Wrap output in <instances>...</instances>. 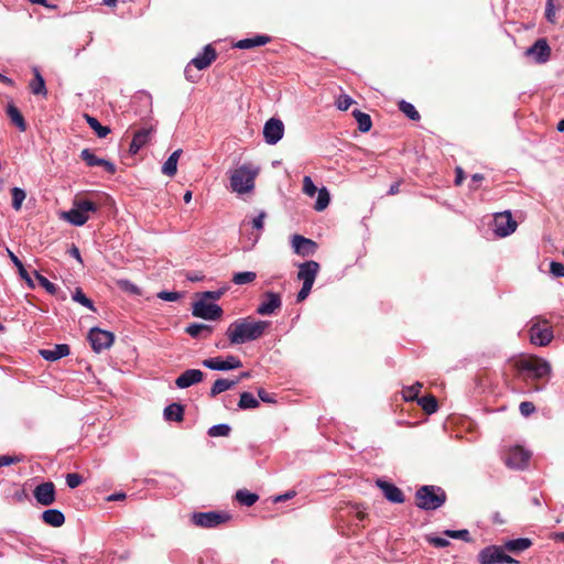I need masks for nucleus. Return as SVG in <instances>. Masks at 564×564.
I'll return each mask as SVG.
<instances>
[{
	"mask_svg": "<svg viewBox=\"0 0 564 564\" xmlns=\"http://www.w3.org/2000/svg\"><path fill=\"white\" fill-rule=\"evenodd\" d=\"M509 364L514 370V376L534 391L541 390L538 381L547 380L552 372L550 362L535 355H520L509 359Z\"/></svg>",
	"mask_w": 564,
	"mask_h": 564,
	"instance_id": "nucleus-1",
	"label": "nucleus"
},
{
	"mask_svg": "<svg viewBox=\"0 0 564 564\" xmlns=\"http://www.w3.org/2000/svg\"><path fill=\"white\" fill-rule=\"evenodd\" d=\"M268 327L267 321L239 318L228 326L226 335L230 344L240 345L260 338Z\"/></svg>",
	"mask_w": 564,
	"mask_h": 564,
	"instance_id": "nucleus-2",
	"label": "nucleus"
},
{
	"mask_svg": "<svg viewBox=\"0 0 564 564\" xmlns=\"http://www.w3.org/2000/svg\"><path fill=\"white\" fill-rule=\"evenodd\" d=\"M259 174V169L248 163L238 166L230 173V187L238 194H246L253 189L254 180Z\"/></svg>",
	"mask_w": 564,
	"mask_h": 564,
	"instance_id": "nucleus-3",
	"label": "nucleus"
},
{
	"mask_svg": "<svg viewBox=\"0 0 564 564\" xmlns=\"http://www.w3.org/2000/svg\"><path fill=\"white\" fill-rule=\"evenodd\" d=\"M99 206L87 198L76 196L73 200V207L62 214V218L74 226H83L90 218V214L98 210Z\"/></svg>",
	"mask_w": 564,
	"mask_h": 564,
	"instance_id": "nucleus-4",
	"label": "nucleus"
},
{
	"mask_svg": "<svg viewBox=\"0 0 564 564\" xmlns=\"http://www.w3.org/2000/svg\"><path fill=\"white\" fill-rule=\"evenodd\" d=\"M446 498L441 487L425 485L415 492V506L422 510H435L445 503Z\"/></svg>",
	"mask_w": 564,
	"mask_h": 564,
	"instance_id": "nucleus-5",
	"label": "nucleus"
},
{
	"mask_svg": "<svg viewBox=\"0 0 564 564\" xmlns=\"http://www.w3.org/2000/svg\"><path fill=\"white\" fill-rule=\"evenodd\" d=\"M319 264L316 261L310 260L299 265L297 279L303 282L302 289L299 291L296 301H304L311 293Z\"/></svg>",
	"mask_w": 564,
	"mask_h": 564,
	"instance_id": "nucleus-6",
	"label": "nucleus"
},
{
	"mask_svg": "<svg viewBox=\"0 0 564 564\" xmlns=\"http://www.w3.org/2000/svg\"><path fill=\"white\" fill-rule=\"evenodd\" d=\"M217 53L215 48L208 44L204 47V51L198 54L196 57H194L185 67V77L191 83H195L199 75L192 74V67L197 68L198 70H203L210 66V64L216 59Z\"/></svg>",
	"mask_w": 564,
	"mask_h": 564,
	"instance_id": "nucleus-7",
	"label": "nucleus"
},
{
	"mask_svg": "<svg viewBox=\"0 0 564 564\" xmlns=\"http://www.w3.org/2000/svg\"><path fill=\"white\" fill-rule=\"evenodd\" d=\"M480 564L517 563L514 558L506 554L502 546L490 545L482 549L478 554Z\"/></svg>",
	"mask_w": 564,
	"mask_h": 564,
	"instance_id": "nucleus-8",
	"label": "nucleus"
},
{
	"mask_svg": "<svg viewBox=\"0 0 564 564\" xmlns=\"http://www.w3.org/2000/svg\"><path fill=\"white\" fill-rule=\"evenodd\" d=\"M229 516L223 512H194L191 517L192 523L199 528L212 529L226 522Z\"/></svg>",
	"mask_w": 564,
	"mask_h": 564,
	"instance_id": "nucleus-9",
	"label": "nucleus"
},
{
	"mask_svg": "<svg viewBox=\"0 0 564 564\" xmlns=\"http://www.w3.org/2000/svg\"><path fill=\"white\" fill-rule=\"evenodd\" d=\"M193 315L207 321H216L223 315L219 305L208 302L202 296L193 304Z\"/></svg>",
	"mask_w": 564,
	"mask_h": 564,
	"instance_id": "nucleus-10",
	"label": "nucleus"
},
{
	"mask_svg": "<svg viewBox=\"0 0 564 564\" xmlns=\"http://www.w3.org/2000/svg\"><path fill=\"white\" fill-rule=\"evenodd\" d=\"M88 340L95 352H100L111 347L115 340V335L111 332L94 327L89 330Z\"/></svg>",
	"mask_w": 564,
	"mask_h": 564,
	"instance_id": "nucleus-11",
	"label": "nucleus"
},
{
	"mask_svg": "<svg viewBox=\"0 0 564 564\" xmlns=\"http://www.w3.org/2000/svg\"><path fill=\"white\" fill-rule=\"evenodd\" d=\"M530 341L536 346H546L553 339L552 327L544 321L543 325L535 323L530 327Z\"/></svg>",
	"mask_w": 564,
	"mask_h": 564,
	"instance_id": "nucleus-12",
	"label": "nucleus"
},
{
	"mask_svg": "<svg viewBox=\"0 0 564 564\" xmlns=\"http://www.w3.org/2000/svg\"><path fill=\"white\" fill-rule=\"evenodd\" d=\"M495 232L499 237H507L517 229V221L513 220L510 212L498 213L494 218Z\"/></svg>",
	"mask_w": 564,
	"mask_h": 564,
	"instance_id": "nucleus-13",
	"label": "nucleus"
},
{
	"mask_svg": "<svg viewBox=\"0 0 564 564\" xmlns=\"http://www.w3.org/2000/svg\"><path fill=\"white\" fill-rule=\"evenodd\" d=\"M525 56L532 57L538 64L546 63L551 57V47L546 39H538L532 46L527 48Z\"/></svg>",
	"mask_w": 564,
	"mask_h": 564,
	"instance_id": "nucleus-14",
	"label": "nucleus"
},
{
	"mask_svg": "<svg viewBox=\"0 0 564 564\" xmlns=\"http://www.w3.org/2000/svg\"><path fill=\"white\" fill-rule=\"evenodd\" d=\"M202 365L212 370L228 371L242 367V362L236 356L229 355L225 360L217 358H208L202 361Z\"/></svg>",
	"mask_w": 564,
	"mask_h": 564,
	"instance_id": "nucleus-15",
	"label": "nucleus"
},
{
	"mask_svg": "<svg viewBox=\"0 0 564 564\" xmlns=\"http://www.w3.org/2000/svg\"><path fill=\"white\" fill-rule=\"evenodd\" d=\"M284 134V124L280 119L270 118L263 127V138L268 144H276Z\"/></svg>",
	"mask_w": 564,
	"mask_h": 564,
	"instance_id": "nucleus-16",
	"label": "nucleus"
},
{
	"mask_svg": "<svg viewBox=\"0 0 564 564\" xmlns=\"http://www.w3.org/2000/svg\"><path fill=\"white\" fill-rule=\"evenodd\" d=\"M530 456V453L525 451L523 447L514 446L510 448L509 452L507 453L505 463L510 468L523 469L524 467H527Z\"/></svg>",
	"mask_w": 564,
	"mask_h": 564,
	"instance_id": "nucleus-17",
	"label": "nucleus"
},
{
	"mask_svg": "<svg viewBox=\"0 0 564 564\" xmlns=\"http://www.w3.org/2000/svg\"><path fill=\"white\" fill-rule=\"evenodd\" d=\"M282 306L281 295L274 292H265L262 296L261 303L257 307V313L261 316H269L280 310Z\"/></svg>",
	"mask_w": 564,
	"mask_h": 564,
	"instance_id": "nucleus-18",
	"label": "nucleus"
},
{
	"mask_svg": "<svg viewBox=\"0 0 564 564\" xmlns=\"http://www.w3.org/2000/svg\"><path fill=\"white\" fill-rule=\"evenodd\" d=\"M292 248L294 252L302 257L313 256L317 250V243L312 239L305 238L301 235L292 237Z\"/></svg>",
	"mask_w": 564,
	"mask_h": 564,
	"instance_id": "nucleus-19",
	"label": "nucleus"
},
{
	"mask_svg": "<svg viewBox=\"0 0 564 564\" xmlns=\"http://www.w3.org/2000/svg\"><path fill=\"white\" fill-rule=\"evenodd\" d=\"M34 498L42 506H51L55 502V486L52 481L43 482L35 487Z\"/></svg>",
	"mask_w": 564,
	"mask_h": 564,
	"instance_id": "nucleus-20",
	"label": "nucleus"
},
{
	"mask_svg": "<svg viewBox=\"0 0 564 564\" xmlns=\"http://www.w3.org/2000/svg\"><path fill=\"white\" fill-rule=\"evenodd\" d=\"M204 377V372L199 369H187L176 378L175 386L180 389H186L202 382Z\"/></svg>",
	"mask_w": 564,
	"mask_h": 564,
	"instance_id": "nucleus-21",
	"label": "nucleus"
},
{
	"mask_svg": "<svg viewBox=\"0 0 564 564\" xmlns=\"http://www.w3.org/2000/svg\"><path fill=\"white\" fill-rule=\"evenodd\" d=\"M378 487L381 489L384 498L393 503H403L404 502V495L400 488H398L395 485L386 481V480H378L377 481Z\"/></svg>",
	"mask_w": 564,
	"mask_h": 564,
	"instance_id": "nucleus-22",
	"label": "nucleus"
},
{
	"mask_svg": "<svg viewBox=\"0 0 564 564\" xmlns=\"http://www.w3.org/2000/svg\"><path fill=\"white\" fill-rule=\"evenodd\" d=\"M80 158L88 166H102L109 174L116 173V166L110 161L96 156L89 149H84Z\"/></svg>",
	"mask_w": 564,
	"mask_h": 564,
	"instance_id": "nucleus-23",
	"label": "nucleus"
},
{
	"mask_svg": "<svg viewBox=\"0 0 564 564\" xmlns=\"http://www.w3.org/2000/svg\"><path fill=\"white\" fill-rule=\"evenodd\" d=\"M152 129L142 128L138 130L132 138V141L129 147V152L132 154H137L149 141L151 138Z\"/></svg>",
	"mask_w": 564,
	"mask_h": 564,
	"instance_id": "nucleus-24",
	"label": "nucleus"
},
{
	"mask_svg": "<svg viewBox=\"0 0 564 564\" xmlns=\"http://www.w3.org/2000/svg\"><path fill=\"white\" fill-rule=\"evenodd\" d=\"M70 352L69 346L66 344H57L53 348L41 349L40 355L47 361H56Z\"/></svg>",
	"mask_w": 564,
	"mask_h": 564,
	"instance_id": "nucleus-25",
	"label": "nucleus"
},
{
	"mask_svg": "<svg viewBox=\"0 0 564 564\" xmlns=\"http://www.w3.org/2000/svg\"><path fill=\"white\" fill-rule=\"evenodd\" d=\"M271 42V37L267 34H257L252 37L239 40L234 44V47L240 50H250L257 46H262Z\"/></svg>",
	"mask_w": 564,
	"mask_h": 564,
	"instance_id": "nucleus-26",
	"label": "nucleus"
},
{
	"mask_svg": "<svg viewBox=\"0 0 564 564\" xmlns=\"http://www.w3.org/2000/svg\"><path fill=\"white\" fill-rule=\"evenodd\" d=\"M532 545V541L528 538H519L509 540L503 544V551H508L513 554H518Z\"/></svg>",
	"mask_w": 564,
	"mask_h": 564,
	"instance_id": "nucleus-27",
	"label": "nucleus"
},
{
	"mask_svg": "<svg viewBox=\"0 0 564 564\" xmlns=\"http://www.w3.org/2000/svg\"><path fill=\"white\" fill-rule=\"evenodd\" d=\"M42 520L51 527L58 528L64 524L65 517L63 512L57 509H47L42 513Z\"/></svg>",
	"mask_w": 564,
	"mask_h": 564,
	"instance_id": "nucleus-28",
	"label": "nucleus"
},
{
	"mask_svg": "<svg viewBox=\"0 0 564 564\" xmlns=\"http://www.w3.org/2000/svg\"><path fill=\"white\" fill-rule=\"evenodd\" d=\"M7 115L10 118L11 122L21 132H24L26 130V122H25L21 111L12 102H9L7 106Z\"/></svg>",
	"mask_w": 564,
	"mask_h": 564,
	"instance_id": "nucleus-29",
	"label": "nucleus"
},
{
	"mask_svg": "<svg viewBox=\"0 0 564 564\" xmlns=\"http://www.w3.org/2000/svg\"><path fill=\"white\" fill-rule=\"evenodd\" d=\"M166 421L182 422L184 420V408L180 403H172L164 409Z\"/></svg>",
	"mask_w": 564,
	"mask_h": 564,
	"instance_id": "nucleus-30",
	"label": "nucleus"
},
{
	"mask_svg": "<svg viewBox=\"0 0 564 564\" xmlns=\"http://www.w3.org/2000/svg\"><path fill=\"white\" fill-rule=\"evenodd\" d=\"M185 332L193 338L207 337L212 334L213 327L206 324H189Z\"/></svg>",
	"mask_w": 564,
	"mask_h": 564,
	"instance_id": "nucleus-31",
	"label": "nucleus"
},
{
	"mask_svg": "<svg viewBox=\"0 0 564 564\" xmlns=\"http://www.w3.org/2000/svg\"><path fill=\"white\" fill-rule=\"evenodd\" d=\"M182 150L174 151L162 166V173L167 176H174L177 172V162L181 156Z\"/></svg>",
	"mask_w": 564,
	"mask_h": 564,
	"instance_id": "nucleus-32",
	"label": "nucleus"
},
{
	"mask_svg": "<svg viewBox=\"0 0 564 564\" xmlns=\"http://www.w3.org/2000/svg\"><path fill=\"white\" fill-rule=\"evenodd\" d=\"M7 253H8V257L10 258V260L12 261V263L17 267L21 279H23L26 282V284L33 289L34 288L33 280L31 279L30 274L25 270L21 260L9 248H7Z\"/></svg>",
	"mask_w": 564,
	"mask_h": 564,
	"instance_id": "nucleus-33",
	"label": "nucleus"
},
{
	"mask_svg": "<svg viewBox=\"0 0 564 564\" xmlns=\"http://www.w3.org/2000/svg\"><path fill=\"white\" fill-rule=\"evenodd\" d=\"M239 382V379L237 380H228V379H217L214 384L210 388V397L214 398L221 392H225L227 390H230Z\"/></svg>",
	"mask_w": 564,
	"mask_h": 564,
	"instance_id": "nucleus-34",
	"label": "nucleus"
},
{
	"mask_svg": "<svg viewBox=\"0 0 564 564\" xmlns=\"http://www.w3.org/2000/svg\"><path fill=\"white\" fill-rule=\"evenodd\" d=\"M33 72H34V78L30 83L31 91L34 95L46 96L47 90H46L44 78L42 77V75L37 68H34Z\"/></svg>",
	"mask_w": 564,
	"mask_h": 564,
	"instance_id": "nucleus-35",
	"label": "nucleus"
},
{
	"mask_svg": "<svg viewBox=\"0 0 564 564\" xmlns=\"http://www.w3.org/2000/svg\"><path fill=\"white\" fill-rule=\"evenodd\" d=\"M417 404L424 410L425 413L432 414L437 411V400L433 394L424 395L417 399Z\"/></svg>",
	"mask_w": 564,
	"mask_h": 564,
	"instance_id": "nucleus-36",
	"label": "nucleus"
},
{
	"mask_svg": "<svg viewBox=\"0 0 564 564\" xmlns=\"http://www.w3.org/2000/svg\"><path fill=\"white\" fill-rule=\"evenodd\" d=\"M355 121L360 132H368L372 127V120L368 113L355 110Z\"/></svg>",
	"mask_w": 564,
	"mask_h": 564,
	"instance_id": "nucleus-37",
	"label": "nucleus"
},
{
	"mask_svg": "<svg viewBox=\"0 0 564 564\" xmlns=\"http://www.w3.org/2000/svg\"><path fill=\"white\" fill-rule=\"evenodd\" d=\"M238 406L241 410L256 409L259 406V401L254 398V395L250 392H242L240 394V400L238 402Z\"/></svg>",
	"mask_w": 564,
	"mask_h": 564,
	"instance_id": "nucleus-38",
	"label": "nucleus"
},
{
	"mask_svg": "<svg viewBox=\"0 0 564 564\" xmlns=\"http://www.w3.org/2000/svg\"><path fill=\"white\" fill-rule=\"evenodd\" d=\"M236 499L240 505L251 507L258 501L259 497L248 490H238L236 492Z\"/></svg>",
	"mask_w": 564,
	"mask_h": 564,
	"instance_id": "nucleus-39",
	"label": "nucleus"
},
{
	"mask_svg": "<svg viewBox=\"0 0 564 564\" xmlns=\"http://www.w3.org/2000/svg\"><path fill=\"white\" fill-rule=\"evenodd\" d=\"M86 121L99 138H106L110 133V129L102 126L96 118L86 115Z\"/></svg>",
	"mask_w": 564,
	"mask_h": 564,
	"instance_id": "nucleus-40",
	"label": "nucleus"
},
{
	"mask_svg": "<svg viewBox=\"0 0 564 564\" xmlns=\"http://www.w3.org/2000/svg\"><path fill=\"white\" fill-rule=\"evenodd\" d=\"M562 0H546L545 19L552 23H556V10L561 7Z\"/></svg>",
	"mask_w": 564,
	"mask_h": 564,
	"instance_id": "nucleus-41",
	"label": "nucleus"
},
{
	"mask_svg": "<svg viewBox=\"0 0 564 564\" xmlns=\"http://www.w3.org/2000/svg\"><path fill=\"white\" fill-rule=\"evenodd\" d=\"M399 109L413 121H419L421 119V116L415 107L405 100H401L399 102Z\"/></svg>",
	"mask_w": 564,
	"mask_h": 564,
	"instance_id": "nucleus-42",
	"label": "nucleus"
},
{
	"mask_svg": "<svg viewBox=\"0 0 564 564\" xmlns=\"http://www.w3.org/2000/svg\"><path fill=\"white\" fill-rule=\"evenodd\" d=\"M316 194H317V199L315 202L314 208L317 212H322L329 204V200H330L329 193L326 189V187H322V188H319V191Z\"/></svg>",
	"mask_w": 564,
	"mask_h": 564,
	"instance_id": "nucleus-43",
	"label": "nucleus"
},
{
	"mask_svg": "<svg viewBox=\"0 0 564 564\" xmlns=\"http://www.w3.org/2000/svg\"><path fill=\"white\" fill-rule=\"evenodd\" d=\"M256 278L257 274L252 271L237 272L232 276V282L237 285L249 284L252 283Z\"/></svg>",
	"mask_w": 564,
	"mask_h": 564,
	"instance_id": "nucleus-44",
	"label": "nucleus"
},
{
	"mask_svg": "<svg viewBox=\"0 0 564 564\" xmlns=\"http://www.w3.org/2000/svg\"><path fill=\"white\" fill-rule=\"evenodd\" d=\"M422 383L416 382L410 387L403 389L402 394L405 401H416L420 399L419 394L422 389Z\"/></svg>",
	"mask_w": 564,
	"mask_h": 564,
	"instance_id": "nucleus-45",
	"label": "nucleus"
},
{
	"mask_svg": "<svg viewBox=\"0 0 564 564\" xmlns=\"http://www.w3.org/2000/svg\"><path fill=\"white\" fill-rule=\"evenodd\" d=\"M73 300L83 306L87 307L91 312H96V307L90 299H88L82 289L77 288L72 295Z\"/></svg>",
	"mask_w": 564,
	"mask_h": 564,
	"instance_id": "nucleus-46",
	"label": "nucleus"
},
{
	"mask_svg": "<svg viewBox=\"0 0 564 564\" xmlns=\"http://www.w3.org/2000/svg\"><path fill=\"white\" fill-rule=\"evenodd\" d=\"M117 286L127 293L133 294V295H141V290L138 285L132 283L130 280L127 279H119L116 281Z\"/></svg>",
	"mask_w": 564,
	"mask_h": 564,
	"instance_id": "nucleus-47",
	"label": "nucleus"
},
{
	"mask_svg": "<svg viewBox=\"0 0 564 564\" xmlns=\"http://www.w3.org/2000/svg\"><path fill=\"white\" fill-rule=\"evenodd\" d=\"M11 195H12V207L15 210H20L21 206H22V203H23V200L26 197L25 192L22 188H20V187H13L11 189Z\"/></svg>",
	"mask_w": 564,
	"mask_h": 564,
	"instance_id": "nucleus-48",
	"label": "nucleus"
},
{
	"mask_svg": "<svg viewBox=\"0 0 564 564\" xmlns=\"http://www.w3.org/2000/svg\"><path fill=\"white\" fill-rule=\"evenodd\" d=\"M443 534L445 536H447V538L459 539V540H463L465 542H470L471 541L470 533L466 529H463V530H445L443 532Z\"/></svg>",
	"mask_w": 564,
	"mask_h": 564,
	"instance_id": "nucleus-49",
	"label": "nucleus"
},
{
	"mask_svg": "<svg viewBox=\"0 0 564 564\" xmlns=\"http://www.w3.org/2000/svg\"><path fill=\"white\" fill-rule=\"evenodd\" d=\"M231 429L228 424L213 425L208 430V435L212 437L228 436Z\"/></svg>",
	"mask_w": 564,
	"mask_h": 564,
	"instance_id": "nucleus-50",
	"label": "nucleus"
},
{
	"mask_svg": "<svg viewBox=\"0 0 564 564\" xmlns=\"http://www.w3.org/2000/svg\"><path fill=\"white\" fill-rule=\"evenodd\" d=\"M303 193L308 197H314L316 193L319 191L313 183V180L311 176H304L303 177Z\"/></svg>",
	"mask_w": 564,
	"mask_h": 564,
	"instance_id": "nucleus-51",
	"label": "nucleus"
},
{
	"mask_svg": "<svg viewBox=\"0 0 564 564\" xmlns=\"http://www.w3.org/2000/svg\"><path fill=\"white\" fill-rule=\"evenodd\" d=\"M35 278L39 282V284L44 288L50 294H55L57 291V288L54 283H52L48 279H46L44 275L40 274L35 271Z\"/></svg>",
	"mask_w": 564,
	"mask_h": 564,
	"instance_id": "nucleus-52",
	"label": "nucleus"
},
{
	"mask_svg": "<svg viewBox=\"0 0 564 564\" xmlns=\"http://www.w3.org/2000/svg\"><path fill=\"white\" fill-rule=\"evenodd\" d=\"M83 482V477L77 473L66 475V484L70 489L78 487Z\"/></svg>",
	"mask_w": 564,
	"mask_h": 564,
	"instance_id": "nucleus-53",
	"label": "nucleus"
},
{
	"mask_svg": "<svg viewBox=\"0 0 564 564\" xmlns=\"http://www.w3.org/2000/svg\"><path fill=\"white\" fill-rule=\"evenodd\" d=\"M225 292H226V289H219L217 291H206V292L202 293L200 296L208 302L217 301L225 294Z\"/></svg>",
	"mask_w": 564,
	"mask_h": 564,
	"instance_id": "nucleus-54",
	"label": "nucleus"
},
{
	"mask_svg": "<svg viewBox=\"0 0 564 564\" xmlns=\"http://www.w3.org/2000/svg\"><path fill=\"white\" fill-rule=\"evenodd\" d=\"M426 541L435 547H446L449 545L448 540L440 536L426 535Z\"/></svg>",
	"mask_w": 564,
	"mask_h": 564,
	"instance_id": "nucleus-55",
	"label": "nucleus"
},
{
	"mask_svg": "<svg viewBox=\"0 0 564 564\" xmlns=\"http://www.w3.org/2000/svg\"><path fill=\"white\" fill-rule=\"evenodd\" d=\"M550 272L555 278H564V264L561 262L552 261L550 263Z\"/></svg>",
	"mask_w": 564,
	"mask_h": 564,
	"instance_id": "nucleus-56",
	"label": "nucleus"
},
{
	"mask_svg": "<svg viewBox=\"0 0 564 564\" xmlns=\"http://www.w3.org/2000/svg\"><path fill=\"white\" fill-rule=\"evenodd\" d=\"M519 410L523 416H529L535 412V405L532 402L523 401L520 403Z\"/></svg>",
	"mask_w": 564,
	"mask_h": 564,
	"instance_id": "nucleus-57",
	"label": "nucleus"
},
{
	"mask_svg": "<svg viewBox=\"0 0 564 564\" xmlns=\"http://www.w3.org/2000/svg\"><path fill=\"white\" fill-rule=\"evenodd\" d=\"M158 297L163 301L175 302L181 297V295L177 292L162 291L158 293Z\"/></svg>",
	"mask_w": 564,
	"mask_h": 564,
	"instance_id": "nucleus-58",
	"label": "nucleus"
},
{
	"mask_svg": "<svg viewBox=\"0 0 564 564\" xmlns=\"http://www.w3.org/2000/svg\"><path fill=\"white\" fill-rule=\"evenodd\" d=\"M265 213L264 212H261L257 217H254L251 221V225L254 229L257 230H262L263 229V226H264V218H265Z\"/></svg>",
	"mask_w": 564,
	"mask_h": 564,
	"instance_id": "nucleus-59",
	"label": "nucleus"
},
{
	"mask_svg": "<svg viewBox=\"0 0 564 564\" xmlns=\"http://www.w3.org/2000/svg\"><path fill=\"white\" fill-rule=\"evenodd\" d=\"M21 460L18 456H9V455H1L0 456V467L9 466L11 464L19 463Z\"/></svg>",
	"mask_w": 564,
	"mask_h": 564,
	"instance_id": "nucleus-60",
	"label": "nucleus"
},
{
	"mask_svg": "<svg viewBox=\"0 0 564 564\" xmlns=\"http://www.w3.org/2000/svg\"><path fill=\"white\" fill-rule=\"evenodd\" d=\"M351 104L352 99L348 95H345L337 100V108L340 110H347Z\"/></svg>",
	"mask_w": 564,
	"mask_h": 564,
	"instance_id": "nucleus-61",
	"label": "nucleus"
},
{
	"mask_svg": "<svg viewBox=\"0 0 564 564\" xmlns=\"http://www.w3.org/2000/svg\"><path fill=\"white\" fill-rule=\"evenodd\" d=\"M258 395L263 402H268V403L274 402L273 397L270 393H268L264 389H259Z\"/></svg>",
	"mask_w": 564,
	"mask_h": 564,
	"instance_id": "nucleus-62",
	"label": "nucleus"
},
{
	"mask_svg": "<svg viewBox=\"0 0 564 564\" xmlns=\"http://www.w3.org/2000/svg\"><path fill=\"white\" fill-rule=\"evenodd\" d=\"M465 180V174L462 167H456L455 185L460 186Z\"/></svg>",
	"mask_w": 564,
	"mask_h": 564,
	"instance_id": "nucleus-63",
	"label": "nucleus"
},
{
	"mask_svg": "<svg viewBox=\"0 0 564 564\" xmlns=\"http://www.w3.org/2000/svg\"><path fill=\"white\" fill-rule=\"evenodd\" d=\"M400 185H401V181H398V182L393 183V184L390 186V188H389V191H388V194H389V195H395V194H398V193L400 192Z\"/></svg>",
	"mask_w": 564,
	"mask_h": 564,
	"instance_id": "nucleus-64",
	"label": "nucleus"
}]
</instances>
